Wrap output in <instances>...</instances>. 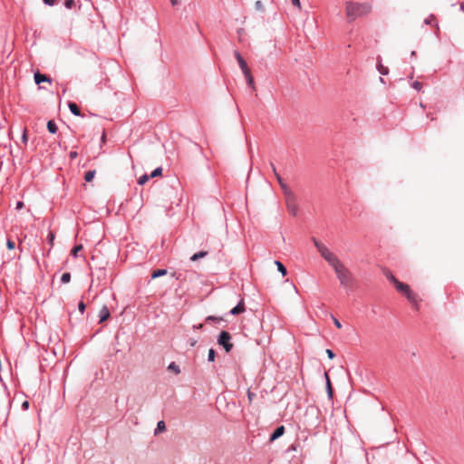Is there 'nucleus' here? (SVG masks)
I'll return each instance as SVG.
<instances>
[{"instance_id":"f257e3e1","label":"nucleus","mask_w":464,"mask_h":464,"mask_svg":"<svg viewBox=\"0 0 464 464\" xmlns=\"http://www.w3.org/2000/svg\"><path fill=\"white\" fill-rule=\"evenodd\" d=\"M372 10V5L368 3H355L347 2L345 5L346 16L350 20H355L358 17L369 14Z\"/></svg>"},{"instance_id":"f03ea898","label":"nucleus","mask_w":464,"mask_h":464,"mask_svg":"<svg viewBox=\"0 0 464 464\" xmlns=\"http://www.w3.org/2000/svg\"><path fill=\"white\" fill-rule=\"evenodd\" d=\"M334 270L340 282V285L346 289H352L354 278L350 270L345 267L342 262L337 266H334Z\"/></svg>"},{"instance_id":"7ed1b4c3","label":"nucleus","mask_w":464,"mask_h":464,"mask_svg":"<svg viewBox=\"0 0 464 464\" xmlns=\"http://www.w3.org/2000/svg\"><path fill=\"white\" fill-rule=\"evenodd\" d=\"M312 241L314 246L317 248L318 252L322 256V257L334 268V266H337L341 263L339 258L331 252L323 243L318 241L315 237L312 238Z\"/></svg>"},{"instance_id":"20e7f679","label":"nucleus","mask_w":464,"mask_h":464,"mask_svg":"<svg viewBox=\"0 0 464 464\" xmlns=\"http://www.w3.org/2000/svg\"><path fill=\"white\" fill-rule=\"evenodd\" d=\"M217 342L227 353L231 352L234 347L231 343V334L227 331H221L218 336Z\"/></svg>"},{"instance_id":"39448f33","label":"nucleus","mask_w":464,"mask_h":464,"mask_svg":"<svg viewBox=\"0 0 464 464\" xmlns=\"http://www.w3.org/2000/svg\"><path fill=\"white\" fill-rule=\"evenodd\" d=\"M270 168L276 179V180L278 181L279 185H280V188H282L283 190V193L285 196L286 195H290L291 193H294L291 188L287 186V184L284 181L283 178L280 176V174L277 172L276 170V168L275 166V164L271 161L270 162Z\"/></svg>"},{"instance_id":"423d86ee","label":"nucleus","mask_w":464,"mask_h":464,"mask_svg":"<svg viewBox=\"0 0 464 464\" xmlns=\"http://www.w3.org/2000/svg\"><path fill=\"white\" fill-rule=\"evenodd\" d=\"M286 201V207L288 212L295 217L298 213V207L296 205V198L295 193H291L290 195L285 196Z\"/></svg>"},{"instance_id":"0eeeda50","label":"nucleus","mask_w":464,"mask_h":464,"mask_svg":"<svg viewBox=\"0 0 464 464\" xmlns=\"http://www.w3.org/2000/svg\"><path fill=\"white\" fill-rule=\"evenodd\" d=\"M285 431V428L284 425H280L275 429V430L272 432L269 438V441L273 442L276 440L279 439L281 436L284 435Z\"/></svg>"},{"instance_id":"6e6552de","label":"nucleus","mask_w":464,"mask_h":464,"mask_svg":"<svg viewBox=\"0 0 464 464\" xmlns=\"http://www.w3.org/2000/svg\"><path fill=\"white\" fill-rule=\"evenodd\" d=\"M34 82L36 84L40 85L42 82H52V79L50 76L46 74H43L40 72H36L34 75Z\"/></svg>"},{"instance_id":"1a4fd4ad","label":"nucleus","mask_w":464,"mask_h":464,"mask_svg":"<svg viewBox=\"0 0 464 464\" xmlns=\"http://www.w3.org/2000/svg\"><path fill=\"white\" fill-rule=\"evenodd\" d=\"M245 310H246L245 302H244V299L242 298L237 303V304L229 311V314L237 315V314L244 313Z\"/></svg>"},{"instance_id":"9d476101","label":"nucleus","mask_w":464,"mask_h":464,"mask_svg":"<svg viewBox=\"0 0 464 464\" xmlns=\"http://www.w3.org/2000/svg\"><path fill=\"white\" fill-rule=\"evenodd\" d=\"M408 301L414 306L416 310L419 309L418 307V300H417V295L413 293L411 288L404 294Z\"/></svg>"},{"instance_id":"9b49d317","label":"nucleus","mask_w":464,"mask_h":464,"mask_svg":"<svg viewBox=\"0 0 464 464\" xmlns=\"http://www.w3.org/2000/svg\"><path fill=\"white\" fill-rule=\"evenodd\" d=\"M111 316L110 310L106 304H104L99 312V323L102 324Z\"/></svg>"},{"instance_id":"f8f14e48","label":"nucleus","mask_w":464,"mask_h":464,"mask_svg":"<svg viewBox=\"0 0 464 464\" xmlns=\"http://www.w3.org/2000/svg\"><path fill=\"white\" fill-rule=\"evenodd\" d=\"M394 286L397 289V291L402 294H405L410 289L409 285L400 282L399 280L395 281Z\"/></svg>"},{"instance_id":"ddd939ff","label":"nucleus","mask_w":464,"mask_h":464,"mask_svg":"<svg viewBox=\"0 0 464 464\" xmlns=\"http://www.w3.org/2000/svg\"><path fill=\"white\" fill-rule=\"evenodd\" d=\"M234 55L238 63V65L240 67V69H245V67L247 65L246 62L245 61V59L242 57V55L240 54V53L238 51H235L234 52Z\"/></svg>"},{"instance_id":"4468645a","label":"nucleus","mask_w":464,"mask_h":464,"mask_svg":"<svg viewBox=\"0 0 464 464\" xmlns=\"http://www.w3.org/2000/svg\"><path fill=\"white\" fill-rule=\"evenodd\" d=\"M68 107L72 114L75 116H82L81 111L75 102H69Z\"/></svg>"},{"instance_id":"2eb2a0df","label":"nucleus","mask_w":464,"mask_h":464,"mask_svg":"<svg viewBox=\"0 0 464 464\" xmlns=\"http://www.w3.org/2000/svg\"><path fill=\"white\" fill-rule=\"evenodd\" d=\"M167 274H168V270L166 268L156 269V270L152 271L151 278L155 279V278L166 276Z\"/></svg>"},{"instance_id":"dca6fc26","label":"nucleus","mask_w":464,"mask_h":464,"mask_svg":"<svg viewBox=\"0 0 464 464\" xmlns=\"http://www.w3.org/2000/svg\"><path fill=\"white\" fill-rule=\"evenodd\" d=\"M47 130L52 134H55L57 132L58 127L53 120L47 121Z\"/></svg>"},{"instance_id":"f3484780","label":"nucleus","mask_w":464,"mask_h":464,"mask_svg":"<svg viewBox=\"0 0 464 464\" xmlns=\"http://www.w3.org/2000/svg\"><path fill=\"white\" fill-rule=\"evenodd\" d=\"M325 375V379H326V392H327V395L330 399L333 398V393H334V390H333V387H332V384H331V381H330V378L328 376L327 373H324Z\"/></svg>"},{"instance_id":"a211bd4d","label":"nucleus","mask_w":464,"mask_h":464,"mask_svg":"<svg viewBox=\"0 0 464 464\" xmlns=\"http://www.w3.org/2000/svg\"><path fill=\"white\" fill-rule=\"evenodd\" d=\"M208 251H199L190 256V261L195 262L208 256Z\"/></svg>"},{"instance_id":"6ab92c4d","label":"nucleus","mask_w":464,"mask_h":464,"mask_svg":"<svg viewBox=\"0 0 464 464\" xmlns=\"http://www.w3.org/2000/svg\"><path fill=\"white\" fill-rule=\"evenodd\" d=\"M377 70L382 75H387L389 73V69L382 64L380 57L378 58Z\"/></svg>"},{"instance_id":"aec40b11","label":"nucleus","mask_w":464,"mask_h":464,"mask_svg":"<svg viewBox=\"0 0 464 464\" xmlns=\"http://www.w3.org/2000/svg\"><path fill=\"white\" fill-rule=\"evenodd\" d=\"M275 264L277 267L278 272H280L282 276H285L287 274L286 267L279 260H276Z\"/></svg>"},{"instance_id":"412c9836","label":"nucleus","mask_w":464,"mask_h":464,"mask_svg":"<svg viewBox=\"0 0 464 464\" xmlns=\"http://www.w3.org/2000/svg\"><path fill=\"white\" fill-rule=\"evenodd\" d=\"M167 369L170 372H173L175 374L180 373V368L175 362H171Z\"/></svg>"},{"instance_id":"4be33fe9","label":"nucleus","mask_w":464,"mask_h":464,"mask_svg":"<svg viewBox=\"0 0 464 464\" xmlns=\"http://www.w3.org/2000/svg\"><path fill=\"white\" fill-rule=\"evenodd\" d=\"M166 430V425H165V422L163 420H160L158 423H157V427L154 430V434L157 435L159 434L160 432H162Z\"/></svg>"},{"instance_id":"5701e85b","label":"nucleus","mask_w":464,"mask_h":464,"mask_svg":"<svg viewBox=\"0 0 464 464\" xmlns=\"http://www.w3.org/2000/svg\"><path fill=\"white\" fill-rule=\"evenodd\" d=\"M95 177V170H88L85 172L84 179L86 182H91Z\"/></svg>"},{"instance_id":"b1692460","label":"nucleus","mask_w":464,"mask_h":464,"mask_svg":"<svg viewBox=\"0 0 464 464\" xmlns=\"http://www.w3.org/2000/svg\"><path fill=\"white\" fill-rule=\"evenodd\" d=\"M223 319L221 317L214 316V315H208L206 317L205 321L206 323H220Z\"/></svg>"},{"instance_id":"393cba45","label":"nucleus","mask_w":464,"mask_h":464,"mask_svg":"<svg viewBox=\"0 0 464 464\" xmlns=\"http://www.w3.org/2000/svg\"><path fill=\"white\" fill-rule=\"evenodd\" d=\"M162 168L161 167H158L156 169H154L150 175V178H156V177H159V176H161L162 174Z\"/></svg>"},{"instance_id":"a878e982","label":"nucleus","mask_w":464,"mask_h":464,"mask_svg":"<svg viewBox=\"0 0 464 464\" xmlns=\"http://www.w3.org/2000/svg\"><path fill=\"white\" fill-rule=\"evenodd\" d=\"M71 274L69 272H65L61 276V282L63 284H67L71 281Z\"/></svg>"},{"instance_id":"bb28decb","label":"nucleus","mask_w":464,"mask_h":464,"mask_svg":"<svg viewBox=\"0 0 464 464\" xmlns=\"http://www.w3.org/2000/svg\"><path fill=\"white\" fill-rule=\"evenodd\" d=\"M216 356H217V353L216 351L211 348L208 350V362H214L215 359H216Z\"/></svg>"},{"instance_id":"cd10ccee","label":"nucleus","mask_w":464,"mask_h":464,"mask_svg":"<svg viewBox=\"0 0 464 464\" xmlns=\"http://www.w3.org/2000/svg\"><path fill=\"white\" fill-rule=\"evenodd\" d=\"M149 179H150V176L147 174H144L139 178L138 184L144 185L149 180Z\"/></svg>"},{"instance_id":"c85d7f7f","label":"nucleus","mask_w":464,"mask_h":464,"mask_svg":"<svg viewBox=\"0 0 464 464\" xmlns=\"http://www.w3.org/2000/svg\"><path fill=\"white\" fill-rule=\"evenodd\" d=\"M82 245H76V246H73V248L72 249V253H71V254H72V256H73L74 257H77V256H78V252H79L80 250H82Z\"/></svg>"},{"instance_id":"c756f323","label":"nucleus","mask_w":464,"mask_h":464,"mask_svg":"<svg viewBox=\"0 0 464 464\" xmlns=\"http://www.w3.org/2000/svg\"><path fill=\"white\" fill-rule=\"evenodd\" d=\"M21 140L23 143L26 144L27 141H28V135H27V130L26 129L24 128V130H23V133H22V137H21Z\"/></svg>"},{"instance_id":"7c9ffc66","label":"nucleus","mask_w":464,"mask_h":464,"mask_svg":"<svg viewBox=\"0 0 464 464\" xmlns=\"http://www.w3.org/2000/svg\"><path fill=\"white\" fill-rule=\"evenodd\" d=\"M6 247L9 249V250H13L15 248V244L14 241H12L10 238H7L6 240Z\"/></svg>"},{"instance_id":"2f4dec72","label":"nucleus","mask_w":464,"mask_h":464,"mask_svg":"<svg viewBox=\"0 0 464 464\" xmlns=\"http://www.w3.org/2000/svg\"><path fill=\"white\" fill-rule=\"evenodd\" d=\"M85 309H86V305H85L84 302H82V301L79 302V304H78V310H79V312L82 314H83L84 312H85Z\"/></svg>"},{"instance_id":"473e14b6","label":"nucleus","mask_w":464,"mask_h":464,"mask_svg":"<svg viewBox=\"0 0 464 464\" xmlns=\"http://www.w3.org/2000/svg\"><path fill=\"white\" fill-rule=\"evenodd\" d=\"M246 83L249 87L254 88V77L253 75H249L246 77Z\"/></svg>"},{"instance_id":"72a5a7b5","label":"nucleus","mask_w":464,"mask_h":464,"mask_svg":"<svg viewBox=\"0 0 464 464\" xmlns=\"http://www.w3.org/2000/svg\"><path fill=\"white\" fill-rule=\"evenodd\" d=\"M75 2L74 0H65L64 5L66 8L71 9L74 6Z\"/></svg>"},{"instance_id":"f704fd0d","label":"nucleus","mask_w":464,"mask_h":464,"mask_svg":"<svg viewBox=\"0 0 464 464\" xmlns=\"http://www.w3.org/2000/svg\"><path fill=\"white\" fill-rule=\"evenodd\" d=\"M411 87L417 91H420L422 85H421V82L415 81L412 82Z\"/></svg>"},{"instance_id":"c9c22d12","label":"nucleus","mask_w":464,"mask_h":464,"mask_svg":"<svg viewBox=\"0 0 464 464\" xmlns=\"http://www.w3.org/2000/svg\"><path fill=\"white\" fill-rule=\"evenodd\" d=\"M241 71H242V72H243V74H244L245 78H246V77H247V76H249V75H252V73H251V72H250V69L248 68V65H246V66L245 67V69H241Z\"/></svg>"},{"instance_id":"e433bc0d","label":"nucleus","mask_w":464,"mask_h":464,"mask_svg":"<svg viewBox=\"0 0 464 464\" xmlns=\"http://www.w3.org/2000/svg\"><path fill=\"white\" fill-rule=\"evenodd\" d=\"M331 316H332V319H333V322H334V325L338 329H341L342 328V324L340 323V321L336 317H334L333 314Z\"/></svg>"},{"instance_id":"4c0bfd02","label":"nucleus","mask_w":464,"mask_h":464,"mask_svg":"<svg viewBox=\"0 0 464 464\" xmlns=\"http://www.w3.org/2000/svg\"><path fill=\"white\" fill-rule=\"evenodd\" d=\"M326 354H327L328 358L331 359V360L335 357V353L331 349H327L326 350Z\"/></svg>"},{"instance_id":"58836bf2","label":"nucleus","mask_w":464,"mask_h":464,"mask_svg":"<svg viewBox=\"0 0 464 464\" xmlns=\"http://www.w3.org/2000/svg\"><path fill=\"white\" fill-rule=\"evenodd\" d=\"M387 278L393 283V285L395 284V281H398V279L392 275V274H389L387 275Z\"/></svg>"},{"instance_id":"ea45409f","label":"nucleus","mask_w":464,"mask_h":464,"mask_svg":"<svg viewBox=\"0 0 464 464\" xmlns=\"http://www.w3.org/2000/svg\"><path fill=\"white\" fill-rule=\"evenodd\" d=\"M77 156H78L77 151L72 150V151H70V153H69V157H70V159H71V160H74V159H76V158H77Z\"/></svg>"},{"instance_id":"a19ab883","label":"nucleus","mask_w":464,"mask_h":464,"mask_svg":"<svg viewBox=\"0 0 464 464\" xmlns=\"http://www.w3.org/2000/svg\"><path fill=\"white\" fill-rule=\"evenodd\" d=\"M47 239H48V241H49V243H50V244H53V239H54V235H53L52 232H50V233L48 234V236H47Z\"/></svg>"},{"instance_id":"79ce46f5","label":"nucleus","mask_w":464,"mask_h":464,"mask_svg":"<svg viewBox=\"0 0 464 464\" xmlns=\"http://www.w3.org/2000/svg\"><path fill=\"white\" fill-rule=\"evenodd\" d=\"M171 277H174V278H176L177 280H179V279H180V277H181V274H180V273H178V272H173V273L171 274Z\"/></svg>"},{"instance_id":"37998d69","label":"nucleus","mask_w":464,"mask_h":464,"mask_svg":"<svg viewBox=\"0 0 464 464\" xmlns=\"http://www.w3.org/2000/svg\"><path fill=\"white\" fill-rule=\"evenodd\" d=\"M427 24H430L431 27H437L438 24H436L435 19H431L430 21H427Z\"/></svg>"},{"instance_id":"c03bdc74","label":"nucleus","mask_w":464,"mask_h":464,"mask_svg":"<svg viewBox=\"0 0 464 464\" xmlns=\"http://www.w3.org/2000/svg\"><path fill=\"white\" fill-rule=\"evenodd\" d=\"M256 396L255 393L251 392L249 390L247 391V397H248V400L251 401L253 400V398Z\"/></svg>"},{"instance_id":"a18cd8bd","label":"nucleus","mask_w":464,"mask_h":464,"mask_svg":"<svg viewBox=\"0 0 464 464\" xmlns=\"http://www.w3.org/2000/svg\"><path fill=\"white\" fill-rule=\"evenodd\" d=\"M45 5H53L55 3V0H43Z\"/></svg>"},{"instance_id":"49530a36","label":"nucleus","mask_w":464,"mask_h":464,"mask_svg":"<svg viewBox=\"0 0 464 464\" xmlns=\"http://www.w3.org/2000/svg\"><path fill=\"white\" fill-rule=\"evenodd\" d=\"M203 328V324H194L193 325V329L194 330H201Z\"/></svg>"},{"instance_id":"de8ad7c7","label":"nucleus","mask_w":464,"mask_h":464,"mask_svg":"<svg viewBox=\"0 0 464 464\" xmlns=\"http://www.w3.org/2000/svg\"><path fill=\"white\" fill-rule=\"evenodd\" d=\"M256 9H259V10H261L263 8V5H262L261 1L256 2Z\"/></svg>"},{"instance_id":"09e8293b","label":"nucleus","mask_w":464,"mask_h":464,"mask_svg":"<svg viewBox=\"0 0 464 464\" xmlns=\"http://www.w3.org/2000/svg\"><path fill=\"white\" fill-rule=\"evenodd\" d=\"M22 408L24 410H28L29 408V402L27 401H24L23 404H22Z\"/></svg>"},{"instance_id":"8fccbe9b","label":"nucleus","mask_w":464,"mask_h":464,"mask_svg":"<svg viewBox=\"0 0 464 464\" xmlns=\"http://www.w3.org/2000/svg\"><path fill=\"white\" fill-rule=\"evenodd\" d=\"M292 4L300 8V1L299 0H291Z\"/></svg>"},{"instance_id":"3c124183","label":"nucleus","mask_w":464,"mask_h":464,"mask_svg":"<svg viewBox=\"0 0 464 464\" xmlns=\"http://www.w3.org/2000/svg\"><path fill=\"white\" fill-rule=\"evenodd\" d=\"M24 207V203L22 201H17L16 202V208L17 209H20Z\"/></svg>"},{"instance_id":"603ef678","label":"nucleus","mask_w":464,"mask_h":464,"mask_svg":"<svg viewBox=\"0 0 464 464\" xmlns=\"http://www.w3.org/2000/svg\"><path fill=\"white\" fill-rule=\"evenodd\" d=\"M196 343H197V340H195V339H190L189 340V344H190L191 347L195 346Z\"/></svg>"},{"instance_id":"864d4df0","label":"nucleus","mask_w":464,"mask_h":464,"mask_svg":"<svg viewBox=\"0 0 464 464\" xmlns=\"http://www.w3.org/2000/svg\"><path fill=\"white\" fill-rule=\"evenodd\" d=\"M170 1L173 5H177L179 2V0H170Z\"/></svg>"},{"instance_id":"5fc2aeb1","label":"nucleus","mask_w":464,"mask_h":464,"mask_svg":"<svg viewBox=\"0 0 464 464\" xmlns=\"http://www.w3.org/2000/svg\"><path fill=\"white\" fill-rule=\"evenodd\" d=\"M415 55H416V52H415V51H412V52L411 53V57H413V56H415Z\"/></svg>"},{"instance_id":"6e6d98bb","label":"nucleus","mask_w":464,"mask_h":464,"mask_svg":"<svg viewBox=\"0 0 464 464\" xmlns=\"http://www.w3.org/2000/svg\"><path fill=\"white\" fill-rule=\"evenodd\" d=\"M104 139H105V134H103V135L102 136V140H104Z\"/></svg>"},{"instance_id":"4d7b16f0","label":"nucleus","mask_w":464,"mask_h":464,"mask_svg":"<svg viewBox=\"0 0 464 464\" xmlns=\"http://www.w3.org/2000/svg\"><path fill=\"white\" fill-rule=\"evenodd\" d=\"M237 33H241L240 30H237ZM241 38V34H239V39Z\"/></svg>"},{"instance_id":"13d9d810","label":"nucleus","mask_w":464,"mask_h":464,"mask_svg":"<svg viewBox=\"0 0 464 464\" xmlns=\"http://www.w3.org/2000/svg\"><path fill=\"white\" fill-rule=\"evenodd\" d=\"M380 81H381L382 82H384V81H383V79H382V77H380Z\"/></svg>"}]
</instances>
